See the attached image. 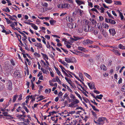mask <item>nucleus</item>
<instances>
[{"instance_id": "f257e3e1", "label": "nucleus", "mask_w": 125, "mask_h": 125, "mask_svg": "<svg viewBox=\"0 0 125 125\" xmlns=\"http://www.w3.org/2000/svg\"><path fill=\"white\" fill-rule=\"evenodd\" d=\"M83 99L86 103H89L90 105L92 107V108L93 110L94 111H96L95 112L96 113H97V112H99V110L96 108L95 106L91 104L90 101L87 98H84L83 97Z\"/></svg>"}, {"instance_id": "f03ea898", "label": "nucleus", "mask_w": 125, "mask_h": 125, "mask_svg": "<svg viewBox=\"0 0 125 125\" xmlns=\"http://www.w3.org/2000/svg\"><path fill=\"white\" fill-rule=\"evenodd\" d=\"M106 119V118L104 117H102L99 118L97 120L98 125H103L104 123V121Z\"/></svg>"}, {"instance_id": "7ed1b4c3", "label": "nucleus", "mask_w": 125, "mask_h": 125, "mask_svg": "<svg viewBox=\"0 0 125 125\" xmlns=\"http://www.w3.org/2000/svg\"><path fill=\"white\" fill-rule=\"evenodd\" d=\"M14 33L15 34V35L16 36V37L18 38V40L20 42V43H21V45L22 46L24 45V44L23 43L21 40V35L17 33L16 32H14Z\"/></svg>"}, {"instance_id": "20e7f679", "label": "nucleus", "mask_w": 125, "mask_h": 125, "mask_svg": "<svg viewBox=\"0 0 125 125\" xmlns=\"http://www.w3.org/2000/svg\"><path fill=\"white\" fill-rule=\"evenodd\" d=\"M14 77L15 78H20L21 77V75L19 72V70L15 71L14 73Z\"/></svg>"}, {"instance_id": "39448f33", "label": "nucleus", "mask_w": 125, "mask_h": 125, "mask_svg": "<svg viewBox=\"0 0 125 125\" xmlns=\"http://www.w3.org/2000/svg\"><path fill=\"white\" fill-rule=\"evenodd\" d=\"M93 42V41L88 39L84 41L83 42V44L84 45H86L89 44H92Z\"/></svg>"}, {"instance_id": "423d86ee", "label": "nucleus", "mask_w": 125, "mask_h": 125, "mask_svg": "<svg viewBox=\"0 0 125 125\" xmlns=\"http://www.w3.org/2000/svg\"><path fill=\"white\" fill-rule=\"evenodd\" d=\"M109 32L110 35H112L113 36H114L116 33V32L114 28L110 29L109 30Z\"/></svg>"}, {"instance_id": "0eeeda50", "label": "nucleus", "mask_w": 125, "mask_h": 125, "mask_svg": "<svg viewBox=\"0 0 125 125\" xmlns=\"http://www.w3.org/2000/svg\"><path fill=\"white\" fill-rule=\"evenodd\" d=\"M18 31L24 37L22 38V40L23 41L25 42L26 41V39L27 38L25 34L21 32L20 30Z\"/></svg>"}, {"instance_id": "6e6552de", "label": "nucleus", "mask_w": 125, "mask_h": 125, "mask_svg": "<svg viewBox=\"0 0 125 125\" xmlns=\"http://www.w3.org/2000/svg\"><path fill=\"white\" fill-rule=\"evenodd\" d=\"M8 86L7 88L9 90H11L12 89V83L11 81L10 80H9L8 83Z\"/></svg>"}, {"instance_id": "1a4fd4ad", "label": "nucleus", "mask_w": 125, "mask_h": 125, "mask_svg": "<svg viewBox=\"0 0 125 125\" xmlns=\"http://www.w3.org/2000/svg\"><path fill=\"white\" fill-rule=\"evenodd\" d=\"M101 32L104 37L106 38L108 37V34L107 33L104 29H102Z\"/></svg>"}, {"instance_id": "9d476101", "label": "nucleus", "mask_w": 125, "mask_h": 125, "mask_svg": "<svg viewBox=\"0 0 125 125\" xmlns=\"http://www.w3.org/2000/svg\"><path fill=\"white\" fill-rule=\"evenodd\" d=\"M74 24L73 23H69L67 24V25L70 29H73V28H75L76 26L75 24V25L73 26Z\"/></svg>"}, {"instance_id": "9b49d317", "label": "nucleus", "mask_w": 125, "mask_h": 125, "mask_svg": "<svg viewBox=\"0 0 125 125\" xmlns=\"http://www.w3.org/2000/svg\"><path fill=\"white\" fill-rule=\"evenodd\" d=\"M90 28V27L89 25L86 24L85 25V27L84 28L85 31H89Z\"/></svg>"}, {"instance_id": "f8f14e48", "label": "nucleus", "mask_w": 125, "mask_h": 125, "mask_svg": "<svg viewBox=\"0 0 125 125\" xmlns=\"http://www.w3.org/2000/svg\"><path fill=\"white\" fill-rule=\"evenodd\" d=\"M112 51L116 55H118L119 56H120L121 55L119 52L117 50L113 49L112 50Z\"/></svg>"}, {"instance_id": "ddd939ff", "label": "nucleus", "mask_w": 125, "mask_h": 125, "mask_svg": "<svg viewBox=\"0 0 125 125\" xmlns=\"http://www.w3.org/2000/svg\"><path fill=\"white\" fill-rule=\"evenodd\" d=\"M5 70L6 72L7 73L10 72L11 71L10 66H8L6 67Z\"/></svg>"}, {"instance_id": "4468645a", "label": "nucleus", "mask_w": 125, "mask_h": 125, "mask_svg": "<svg viewBox=\"0 0 125 125\" xmlns=\"http://www.w3.org/2000/svg\"><path fill=\"white\" fill-rule=\"evenodd\" d=\"M73 101L72 103L74 105L75 104H77L79 103V101L77 99L72 100Z\"/></svg>"}, {"instance_id": "2eb2a0df", "label": "nucleus", "mask_w": 125, "mask_h": 125, "mask_svg": "<svg viewBox=\"0 0 125 125\" xmlns=\"http://www.w3.org/2000/svg\"><path fill=\"white\" fill-rule=\"evenodd\" d=\"M35 46H36L37 47L39 48H41L42 47V44L40 43H37L35 45Z\"/></svg>"}, {"instance_id": "dca6fc26", "label": "nucleus", "mask_w": 125, "mask_h": 125, "mask_svg": "<svg viewBox=\"0 0 125 125\" xmlns=\"http://www.w3.org/2000/svg\"><path fill=\"white\" fill-rule=\"evenodd\" d=\"M114 4L117 5H121L122 4L121 3L120 1H114Z\"/></svg>"}, {"instance_id": "f3484780", "label": "nucleus", "mask_w": 125, "mask_h": 125, "mask_svg": "<svg viewBox=\"0 0 125 125\" xmlns=\"http://www.w3.org/2000/svg\"><path fill=\"white\" fill-rule=\"evenodd\" d=\"M41 54L42 55V57L44 58V60H46L45 59L47 60H48V58L47 55L45 54H44L42 53H41Z\"/></svg>"}, {"instance_id": "a211bd4d", "label": "nucleus", "mask_w": 125, "mask_h": 125, "mask_svg": "<svg viewBox=\"0 0 125 125\" xmlns=\"http://www.w3.org/2000/svg\"><path fill=\"white\" fill-rule=\"evenodd\" d=\"M18 96V95L17 94L13 96L12 99V102L13 103L15 102Z\"/></svg>"}, {"instance_id": "6ab92c4d", "label": "nucleus", "mask_w": 125, "mask_h": 125, "mask_svg": "<svg viewBox=\"0 0 125 125\" xmlns=\"http://www.w3.org/2000/svg\"><path fill=\"white\" fill-rule=\"evenodd\" d=\"M68 4L67 3H65L64 4H62V9H66L68 8Z\"/></svg>"}, {"instance_id": "aec40b11", "label": "nucleus", "mask_w": 125, "mask_h": 125, "mask_svg": "<svg viewBox=\"0 0 125 125\" xmlns=\"http://www.w3.org/2000/svg\"><path fill=\"white\" fill-rule=\"evenodd\" d=\"M75 1L79 5H80L82 4H83V1H80L79 0H76Z\"/></svg>"}, {"instance_id": "412c9836", "label": "nucleus", "mask_w": 125, "mask_h": 125, "mask_svg": "<svg viewBox=\"0 0 125 125\" xmlns=\"http://www.w3.org/2000/svg\"><path fill=\"white\" fill-rule=\"evenodd\" d=\"M83 74L86 77L88 78L89 79H92V78L87 73L85 72H84Z\"/></svg>"}, {"instance_id": "4be33fe9", "label": "nucleus", "mask_w": 125, "mask_h": 125, "mask_svg": "<svg viewBox=\"0 0 125 125\" xmlns=\"http://www.w3.org/2000/svg\"><path fill=\"white\" fill-rule=\"evenodd\" d=\"M54 68H55L57 73L58 74V75L59 76H60V74H61V72L58 70V68H57L55 66L54 67Z\"/></svg>"}, {"instance_id": "5701e85b", "label": "nucleus", "mask_w": 125, "mask_h": 125, "mask_svg": "<svg viewBox=\"0 0 125 125\" xmlns=\"http://www.w3.org/2000/svg\"><path fill=\"white\" fill-rule=\"evenodd\" d=\"M65 61L68 63L72 62V60L71 59L66 57L65 58Z\"/></svg>"}, {"instance_id": "b1692460", "label": "nucleus", "mask_w": 125, "mask_h": 125, "mask_svg": "<svg viewBox=\"0 0 125 125\" xmlns=\"http://www.w3.org/2000/svg\"><path fill=\"white\" fill-rule=\"evenodd\" d=\"M118 47L120 49L123 50L125 49V47L121 44H120L119 45Z\"/></svg>"}, {"instance_id": "393cba45", "label": "nucleus", "mask_w": 125, "mask_h": 125, "mask_svg": "<svg viewBox=\"0 0 125 125\" xmlns=\"http://www.w3.org/2000/svg\"><path fill=\"white\" fill-rule=\"evenodd\" d=\"M103 96V95L102 94H101L99 95H97L96 96V98L98 99L101 100L102 99V97Z\"/></svg>"}, {"instance_id": "a878e982", "label": "nucleus", "mask_w": 125, "mask_h": 125, "mask_svg": "<svg viewBox=\"0 0 125 125\" xmlns=\"http://www.w3.org/2000/svg\"><path fill=\"white\" fill-rule=\"evenodd\" d=\"M2 10L4 11L7 12H9L10 10L8 7H7L5 9H2Z\"/></svg>"}, {"instance_id": "bb28decb", "label": "nucleus", "mask_w": 125, "mask_h": 125, "mask_svg": "<svg viewBox=\"0 0 125 125\" xmlns=\"http://www.w3.org/2000/svg\"><path fill=\"white\" fill-rule=\"evenodd\" d=\"M79 77L81 78V79L83 80V74L81 73H79Z\"/></svg>"}, {"instance_id": "cd10ccee", "label": "nucleus", "mask_w": 125, "mask_h": 125, "mask_svg": "<svg viewBox=\"0 0 125 125\" xmlns=\"http://www.w3.org/2000/svg\"><path fill=\"white\" fill-rule=\"evenodd\" d=\"M31 26L35 30H37L38 29V27L35 25V24H32V25H31Z\"/></svg>"}, {"instance_id": "c85d7f7f", "label": "nucleus", "mask_w": 125, "mask_h": 125, "mask_svg": "<svg viewBox=\"0 0 125 125\" xmlns=\"http://www.w3.org/2000/svg\"><path fill=\"white\" fill-rule=\"evenodd\" d=\"M106 12L109 18H111V19H114V18L110 14L108 11H107Z\"/></svg>"}, {"instance_id": "c756f323", "label": "nucleus", "mask_w": 125, "mask_h": 125, "mask_svg": "<svg viewBox=\"0 0 125 125\" xmlns=\"http://www.w3.org/2000/svg\"><path fill=\"white\" fill-rule=\"evenodd\" d=\"M78 49L79 50L83 52L85 50V49L84 48L81 46L78 47Z\"/></svg>"}, {"instance_id": "7c9ffc66", "label": "nucleus", "mask_w": 125, "mask_h": 125, "mask_svg": "<svg viewBox=\"0 0 125 125\" xmlns=\"http://www.w3.org/2000/svg\"><path fill=\"white\" fill-rule=\"evenodd\" d=\"M91 112H92V115L95 118H97V115L95 112L92 111H91Z\"/></svg>"}, {"instance_id": "2f4dec72", "label": "nucleus", "mask_w": 125, "mask_h": 125, "mask_svg": "<svg viewBox=\"0 0 125 125\" xmlns=\"http://www.w3.org/2000/svg\"><path fill=\"white\" fill-rule=\"evenodd\" d=\"M49 22L50 24L53 25H54V23H55L56 22V21L54 20H52L50 21Z\"/></svg>"}, {"instance_id": "473e14b6", "label": "nucleus", "mask_w": 125, "mask_h": 125, "mask_svg": "<svg viewBox=\"0 0 125 125\" xmlns=\"http://www.w3.org/2000/svg\"><path fill=\"white\" fill-rule=\"evenodd\" d=\"M55 79L57 82H58L59 83L61 84V83L62 82L59 79L58 76H56L55 77Z\"/></svg>"}, {"instance_id": "72a5a7b5", "label": "nucleus", "mask_w": 125, "mask_h": 125, "mask_svg": "<svg viewBox=\"0 0 125 125\" xmlns=\"http://www.w3.org/2000/svg\"><path fill=\"white\" fill-rule=\"evenodd\" d=\"M5 19L6 20L8 24L11 23H12V21H10L9 19L6 18H5Z\"/></svg>"}, {"instance_id": "f704fd0d", "label": "nucleus", "mask_w": 125, "mask_h": 125, "mask_svg": "<svg viewBox=\"0 0 125 125\" xmlns=\"http://www.w3.org/2000/svg\"><path fill=\"white\" fill-rule=\"evenodd\" d=\"M42 5L43 7H47L48 6V4L46 2H44L42 4Z\"/></svg>"}, {"instance_id": "c9c22d12", "label": "nucleus", "mask_w": 125, "mask_h": 125, "mask_svg": "<svg viewBox=\"0 0 125 125\" xmlns=\"http://www.w3.org/2000/svg\"><path fill=\"white\" fill-rule=\"evenodd\" d=\"M41 70L44 73L47 74V71L46 70L44 69L42 67L41 69Z\"/></svg>"}, {"instance_id": "e433bc0d", "label": "nucleus", "mask_w": 125, "mask_h": 125, "mask_svg": "<svg viewBox=\"0 0 125 125\" xmlns=\"http://www.w3.org/2000/svg\"><path fill=\"white\" fill-rule=\"evenodd\" d=\"M26 111L27 113H28L29 112V111L28 109H27V108L25 105H24L22 106V107Z\"/></svg>"}, {"instance_id": "4c0bfd02", "label": "nucleus", "mask_w": 125, "mask_h": 125, "mask_svg": "<svg viewBox=\"0 0 125 125\" xmlns=\"http://www.w3.org/2000/svg\"><path fill=\"white\" fill-rule=\"evenodd\" d=\"M119 14L120 16V18L121 20L123 19L124 18V17L122 14V13L120 11H119Z\"/></svg>"}, {"instance_id": "58836bf2", "label": "nucleus", "mask_w": 125, "mask_h": 125, "mask_svg": "<svg viewBox=\"0 0 125 125\" xmlns=\"http://www.w3.org/2000/svg\"><path fill=\"white\" fill-rule=\"evenodd\" d=\"M105 1L106 3L108 4L111 3L112 2V0H104Z\"/></svg>"}, {"instance_id": "ea45409f", "label": "nucleus", "mask_w": 125, "mask_h": 125, "mask_svg": "<svg viewBox=\"0 0 125 125\" xmlns=\"http://www.w3.org/2000/svg\"><path fill=\"white\" fill-rule=\"evenodd\" d=\"M77 10H78L79 11V13H80L79 15L80 16H81L82 14H83V11L81 9H77Z\"/></svg>"}, {"instance_id": "a19ab883", "label": "nucleus", "mask_w": 125, "mask_h": 125, "mask_svg": "<svg viewBox=\"0 0 125 125\" xmlns=\"http://www.w3.org/2000/svg\"><path fill=\"white\" fill-rule=\"evenodd\" d=\"M98 30L97 29H95L94 30L93 33L95 35H96L98 33Z\"/></svg>"}, {"instance_id": "79ce46f5", "label": "nucleus", "mask_w": 125, "mask_h": 125, "mask_svg": "<svg viewBox=\"0 0 125 125\" xmlns=\"http://www.w3.org/2000/svg\"><path fill=\"white\" fill-rule=\"evenodd\" d=\"M34 55L35 56L37 57L38 58H39L41 57V56L40 54L37 53L36 52H35L34 53Z\"/></svg>"}, {"instance_id": "37998d69", "label": "nucleus", "mask_w": 125, "mask_h": 125, "mask_svg": "<svg viewBox=\"0 0 125 125\" xmlns=\"http://www.w3.org/2000/svg\"><path fill=\"white\" fill-rule=\"evenodd\" d=\"M2 114L4 115L5 116H9L10 117V118H11V116L10 115H8V113L7 112H3Z\"/></svg>"}, {"instance_id": "c03bdc74", "label": "nucleus", "mask_w": 125, "mask_h": 125, "mask_svg": "<svg viewBox=\"0 0 125 125\" xmlns=\"http://www.w3.org/2000/svg\"><path fill=\"white\" fill-rule=\"evenodd\" d=\"M83 31V30L82 29H79L78 30V34H81V33H82Z\"/></svg>"}, {"instance_id": "a18cd8bd", "label": "nucleus", "mask_w": 125, "mask_h": 125, "mask_svg": "<svg viewBox=\"0 0 125 125\" xmlns=\"http://www.w3.org/2000/svg\"><path fill=\"white\" fill-rule=\"evenodd\" d=\"M99 9L101 10V12L102 13H103L104 12V10L105 9L103 8V7H101V8Z\"/></svg>"}, {"instance_id": "49530a36", "label": "nucleus", "mask_w": 125, "mask_h": 125, "mask_svg": "<svg viewBox=\"0 0 125 125\" xmlns=\"http://www.w3.org/2000/svg\"><path fill=\"white\" fill-rule=\"evenodd\" d=\"M70 97L72 98L73 100L76 99L75 97L73 94H71L70 96Z\"/></svg>"}, {"instance_id": "de8ad7c7", "label": "nucleus", "mask_w": 125, "mask_h": 125, "mask_svg": "<svg viewBox=\"0 0 125 125\" xmlns=\"http://www.w3.org/2000/svg\"><path fill=\"white\" fill-rule=\"evenodd\" d=\"M19 98L18 99V102H20L22 99V95L21 94H20L19 96Z\"/></svg>"}, {"instance_id": "09e8293b", "label": "nucleus", "mask_w": 125, "mask_h": 125, "mask_svg": "<svg viewBox=\"0 0 125 125\" xmlns=\"http://www.w3.org/2000/svg\"><path fill=\"white\" fill-rule=\"evenodd\" d=\"M101 57V54H99L98 55L96 56V59L97 60H99Z\"/></svg>"}, {"instance_id": "8fccbe9b", "label": "nucleus", "mask_w": 125, "mask_h": 125, "mask_svg": "<svg viewBox=\"0 0 125 125\" xmlns=\"http://www.w3.org/2000/svg\"><path fill=\"white\" fill-rule=\"evenodd\" d=\"M88 3V5L91 8H92L93 7V4L91 2H89L88 1H87Z\"/></svg>"}, {"instance_id": "3c124183", "label": "nucleus", "mask_w": 125, "mask_h": 125, "mask_svg": "<svg viewBox=\"0 0 125 125\" xmlns=\"http://www.w3.org/2000/svg\"><path fill=\"white\" fill-rule=\"evenodd\" d=\"M87 84L88 86H89L90 88L91 89H93V88H92V83L90 85V83H87Z\"/></svg>"}, {"instance_id": "603ef678", "label": "nucleus", "mask_w": 125, "mask_h": 125, "mask_svg": "<svg viewBox=\"0 0 125 125\" xmlns=\"http://www.w3.org/2000/svg\"><path fill=\"white\" fill-rule=\"evenodd\" d=\"M91 10L92 11H95L97 13H98V12L97 10L95 8H93L92 9H91Z\"/></svg>"}, {"instance_id": "864d4df0", "label": "nucleus", "mask_w": 125, "mask_h": 125, "mask_svg": "<svg viewBox=\"0 0 125 125\" xmlns=\"http://www.w3.org/2000/svg\"><path fill=\"white\" fill-rule=\"evenodd\" d=\"M61 49L63 50L65 52L66 54L68 53V52L66 50L64 49L62 47H61Z\"/></svg>"}, {"instance_id": "5fc2aeb1", "label": "nucleus", "mask_w": 125, "mask_h": 125, "mask_svg": "<svg viewBox=\"0 0 125 125\" xmlns=\"http://www.w3.org/2000/svg\"><path fill=\"white\" fill-rule=\"evenodd\" d=\"M78 89L79 90L80 89V90L81 91V92L82 93H83V94H84L85 96H86V97H88V95L86 94L85 92H84L83 90H81V89H80V88L79 89L78 88Z\"/></svg>"}, {"instance_id": "6e6d98bb", "label": "nucleus", "mask_w": 125, "mask_h": 125, "mask_svg": "<svg viewBox=\"0 0 125 125\" xmlns=\"http://www.w3.org/2000/svg\"><path fill=\"white\" fill-rule=\"evenodd\" d=\"M2 32L3 33H5L6 35H7L9 34V33L7 31L4 29H3V30L2 31Z\"/></svg>"}, {"instance_id": "4d7b16f0", "label": "nucleus", "mask_w": 125, "mask_h": 125, "mask_svg": "<svg viewBox=\"0 0 125 125\" xmlns=\"http://www.w3.org/2000/svg\"><path fill=\"white\" fill-rule=\"evenodd\" d=\"M10 62L11 64H12V65L14 66L15 65V62L13 59H11L10 61Z\"/></svg>"}, {"instance_id": "13d9d810", "label": "nucleus", "mask_w": 125, "mask_h": 125, "mask_svg": "<svg viewBox=\"0 0 125 125\" xmlns=\"http://www.w3.org/2000/svg\"><path fill=\"white\" fill-rule=\"evenodd\" d=\"M91 22L93 24H95L96 23V20H94V19H93L92 21Z\"/></svg>"}, {"instance_id": "bf43d9fd", "label": "nucleus", "mask_w": 125, "mask_h": 125, "mask_svg": "<svg viewBox=\"0 0 125 125\" xmlns=\"http://www.w3.org/2000/svg\"><path fill=\"white\" fill-rule=\"evenodd\" d=\"M39 105L38 104H34L33 106H32V108L34 109V108L37 107V105Z\"/></svg>"}, {"instance_id": "052dcab7", "label": "nucleus", "mask_w": 125, "mask_h": 125, "mask_svg": "<svg viewBox=\"0 0 125 125\" xmlns=\"http://www.w3.org/2000/svg\"><path fill=\"white\" fill-rule=\"evenodd\" d=\"M62 4H58L57 6L58 8H59L62 9Z\"/></svg>"}, {"instance_id": "680f3d73", "label": "nucleus", "mask_w": 125, "mask_h": 125, "mask_svg": "<svg viewBox=\"0 0 125 125\" xmlns=\"http://www.w3.org/2000/svg\"><path fill=\"white\" fill-rule=\"evenodd\" d=\"M84 53L81 52H80V53H79V55L80 56L82 57L84 56Z\"/></svg>"}, {"instance_id": "e2e57ef3", "label": "nucleus", "mask_w": 125, "mask_h": 125, "mask_svg": "<svg viewBox=\"0 0 125 125\" xmlns=\"http://www.w3.org/2000/svg\"><path fill=\"white\" fill-rule=\"evenodd\" d=\"M48 40H49L50 38V36L48 35H46L44 36Z\"/></svg>"}, {"instance_id": "0e129e2a", "label": "nucleus", "mask_w": 125, "mask_h": 125, "mask_svg": "<svg viewBox=\"0 0 125 125\" xmlns=\"http://www.w3.org/2000/svg\"><path fill=\"white\" fill-rule=\"evenodd\" d=\"M110 23L112 24H115L116 23V22L113 20H111V21Z\"/></svg>"}, {"instance_id": "69168bd1", "label": "nucleus", "mask_w": 125, "mask_h": 125, "mask_svg": "<svg viewBox=\"0 0 125 125\" xmlns=\"http://www.w3.org/2000/svg\"><path fill=\"white\" fill-rule=\"evenodd\" d=\"M67 82L70 84L71 86H72L71 84V83L72 82L70 79L69 78Z\"/></svg>"}, {"instance_id": "338daca9", "label": "nucleus", "mask_w": 125, "mask_h": 125, "mask_svg": "<svg viewBox=\"0 0 125 125\" xmlns=\"http://www.w3.org/2000/svg\"><path fill=\"white\" fill-rule=\"evenodd\" d=\"M99 20L101 21H102L104 20V17L102 16H100L99 17Z\"/></svg>"}, {"instance_id": "774afa93", "label": "nucleus", "mask_w": 125, "mask_h": 125, "mask_svg": "<svg viewBox=\"0 0 125 125\" xmlns=\"http://www.w3.org/2000/svg\"><path fill=\"white\" fill-rule=\"evenodd\" d=\"M122 91L124 92H125V84L124 85L122 88Z\"/></svg>"}]
</instances>
